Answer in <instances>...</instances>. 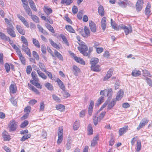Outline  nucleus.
Masks as SVG:
<instances>
[{
  "label": "nucleus",
  "mask_w": 152,
  "mask_h": 152,
  "mask_svg": "<svg viewBox=\"0 0 152 152\" xmlns=\"http://www.w3.org/2000/svg\"><path fill=\"white\" fill-rule=\"evenodd\" d=\"M78 43L80 46L78 47V49L80 53H82L84 56H88V54L86 52V51L88 50V48L85 43L83 42Z\"/></svg>",
  "instance_id": "nucleus-1"
},
{
  "label": "nucleus",
  "mask_w": 152,
  "mask_h": 152,
  "mask_svg": "<svg viewBox=\"0 0 152 152\" xmlns=\"http://www.w3.org/2000/svg\"><path fill=\"white\" fill-rule=\"evenodd\" d=\"M119 27L120 29H122L124 30L125 34L126 35L132 31V27L130 26H127L123 24H121L119 25Z\"/></svg>",
  "instance_id": "nucleus-2"
},
{
  "label": "nucleus",
  "mask_w": 152,
  "mask_h": 152,
  "mask_svg": "<svg viewBox=\"0 0 152 152\" xmlns=\"http://www.w3.org/2000/svg\"><path fill=\"white\" fill-rule=\"evenodd\" d=\"M18 126V123L13 120L10 121L8 125L10 132L15 131Z\"/></svg>",
  "instance_id": "nucleus-3"
},
{
  "label": "nucleus",
  "mask_w": 152,
  "mask_h": 152,
  "mask_svg": "<svg viewBox=\"0 0 152 152\" xmlns=\"http://www.w3.org/2000/svg\"><path fill=\"white\" fill-rule=\"evenodd\" d=\"M15 28L13 25L10 26H7V33L12 37L15 38L16 36V34L14 31Z\"/></svg>",
  "instance_id": "nucleus-4"
},
{
  "label": "nucleus",
  "mask_w": 152,
  "mask_h": 152,
  "mask_svg": "<svg viewBox=\"0 0 152 152\" xmlns=\"http://www.w3.org/2000/svg\"><path fill=\"white\" fill-rule=\"evenodd\" d=\"M143 1L142 0H138L136 4V8L137 12L141 11L143 7Z\"/></svg>",
  "instance_id": "nucleus-5"
},
{
  "label": "nucleus",
  "mask_w": 152,
  "mask_h": 152,
  "mask_svg": "<svg viewBox=\"0 0 152 152\" xmlns=\"http://www.w3.org/2000/svg\"><path fill=\"white\" fill-rule=\"evenodd\" d=\"M149 120L147 118H143L140 122L139 126L137 127V129L139 130L141 128L144 127L148 122Z\"/></svg>",
  "instance_id": "nucleus-6"
},
{
  "label": "nucleus",
  "mask_w": 152,
  "mask_h": 152,
  "mask_svg": "<svg viewBox=\"0 0 152 152\" xmlns=\"http://www.w3.org/2000/svg\"><path fill=\"white\" fill-rule=\"evenodd\" d=\"M28 44H23L22 45V49L30 57L31 56V53L30 52V49L28 47Z\"/></svg>",
  "instance_id": "nucleus-7"
},
{
  "label": "nucleus",
  "mask_w": 152,
  "mask_h": 152,
  "mask_svg": "<svg viewBox=\"0 0 152 152\" xmlns=\"http://www.w3.org/2000/svg\"><path fill=\"white\" fill-rule=\"evenodd\" d=\"M17 16L25 26L27 28L29 27V25L28 22L23 17L20 15H17Z\"/></svg>",
  "instance_id": "nucleus-8"
},
{
  "label": "nucleus",
  "mask_w": 152,
  "mask_h": 152,
  "mask_svg": "<svg viewBox=\"0 0 152 152\" xmlns=\"http://www.w3.org/2000/svg\"><path fill=\"white\" fill-rule=\"evenodd\" d=\"M10 92V94L15 93L17 90V88L15 84H11L9 87Z\"/></svg>",
  "instance_id": "nucleus-9"
},
{
  "label": "nucleus",
  "mask_w": 152,
  "mask_h": 152,
  "mask_svg": "<svg viewBox=\"0 0 152 152\" xmlns=\"http://www.w3.org/2000/svg\"><path fill=\"white\" fill-rule=\"evenodd\" d=\"M2 136L4 141H9L11 139V136L6 131H4L3 132Z\"/></svg>",
  "instance_id": "nucleus-10"
},
{
  "label": "nucleus",
  "mask_w": 152,
  "mask_h": 152,
  "mask_svg": "<svg viewBox=\"0 0 152 152\" xmlns=\"http://www.w3.org/2000/svg\"><path fill=\"white\" fill-rule=\"evenodd\" d=\"M151 7V5L149 3L147 4V6L145 8V15L147 16V18H148L149 16L151 15V12L150 8Z\"/></svg>",
  "instance_id": "nucleus-11"
},
{
  "label": "nucleus",
  "mask_w": 152,
  "mask_h": 152,
  "mask_svg": "<svg viewBox=\"0 0 152 152\" xmlns=\"http://www.w3.org/2000/svg\"><path fill=\"white\" fill-rule=\"evenodd\" d=\"M113 72V69H110L107 72V74L105 76L103 79V80L105 81L107 80L109 78L112 76Z\"/></svg>",
  "instance_id": "nucleus-12"
},
{
  "label": "nucleus",
  "mask_w": 152,
  "mask_h": 152,
  "mask_svg": "<svg viewBox=\"0 0 152 152\" xmlns=\"http://www.w3.org/2000/svg\"><path fill=\"white\" fill-rule=\"evenodd\" d=\"M99 139V134H97L94 137L93 140L91 142V146L94 147L97 144L98 141Z\"/></svg>",
  "instance_id": "nucleus-13"
},
{
  "label": "nucleus",
  "mask_w": 152,
  "mask_h": 152,
  "mask_svg": "<svg viewBox=\"0 0 152 152\" xmlns=\"http://www.w3.org/2000/svg\"><path fill=\"white\" fill-rule=\"evenodd\" d=\"M84 34L83 33H81V34L82 35L83 37H87L90 35V31L89 29L87 27L85 26L84 28Z\"/></svg>",
  "instance_id": "nucleus-14"
},
{
  "label": "nucleus",
  "mask_w": 152,
  "mask_h": 152,
  "mask_svg": "<svg viewBox=\"0 0 152 152\" xmlns=\"http://www.w3.org/2000/svg\"><path fill=\"white\" fill-rule=\"evenodd\" d=\"M16 28L18 32L20 34L23 35L25 34V31L21 26L17 25L16 26Z\"/></svg>",
  "instance_id": "nucleus-15"
},
{
  "label": "nucleus",
  "mask_w": 152,
  "mask_h": 152,
  "mask_svg": "<svg viewBox=\"0 0 152 152\" xmlns=\"http://www.w3.org/2000/svg\"><path fill=\"white\" fill-rule=\"evenodd\" d=\"M73 58L77 62L83 64H85V62L82 58L75 56L74 54H73Z\"/></svg>",
  "instance_id": "nucleus-16"
},
{
  "label": "nucleus",
  "mask_w": 152,
  "mask_h": 152,
  "mask_svg": "<svg viewBox=\"0 0 152 152\" xmlns=\"http://www.w3.org/2000/svg\"><path fill=\"white\" fill-rule=\"evenodd\" d=\"M89 26L91 31L93 32H95L96 31V26L95 24L93 21H90Z\"/></svg>",
  "instance_id": "nucleus-17"
},
{
  "label": "nucleus",
  "mask_w": 152,
  "mask_h": 152,
  "mask_svg": "<svg viewBox=\"0 0 152 152\" xmlns=\"http://www.w3.org/2000/svg\"><path fill=\"white\" fill-rule=\"evenodd\" d=\"M56 81L57 82L59 86L63 91H65V88L63 82L59 78H57Z\"/></svg>",
  "instance_id": "nucleus-18"
},
{
  "label": "nucleus",
  "mask_w": 152,
  "mask_h": 152,
  "mask_svg": "<svg viewBox=\"0 0 152 152\" xmlns=\"http://www.w3.org/2000/svg\"><path fill=\"white\" fill-rule=\"evenodd\" d=\"M101 27L103 31L105 30L106 27V18L105 17H103L102 20L101 22Z\"/></svg>",
  "instance_id": "nucleus-19"
},
{
  "label": "nucleus",
  "mask_w": 152,
  "mask_h": 152,
  "mask_svg": "<svg viewBox=\"0 0 152 152\" xmlns=\"http://www.w3.org/2000/svg\"><path fill=\"white\" fill-rule=\"evenodd\" d=\"M107 96L108 97L107 100L110 101L112 98L113 91L111 88H109L107 89Z\"/></svg>",
  "instance_id": "nucleus-20"
},
{
  "label": "nucleus",
  "mask_w": 152,
  "mask_h": 152,
  "mask_svg": "<svg viewBox=\"0 0 152 152\" xmlns=\"http://www.w3.org/2000/svg\"><path fill=\"white\" fill-rule=\"evenodd\" d=\"M124 92L123 91H119L117 94L116 97V100L119 101L120 100L123 96Z\"/></svg>",
  "instance_id": "nucleus-21"
},
{
  "label": "nucleus",
  "mask_w": 152,
  "mask_h": 152,
  "mask_svg": "<svg viewBox=\"0 0 152 152\" xmlns=\"http://www.w3.org/2000/svg\"><path fill=\"white\" fill-rule=\"evenodd\" d=\"M111 23L112 28L114 29L117 31L119 30L120 29L119 25L118 26L117 24H116L115 22L113 21L112 19H111Z\"/></svg>",
  "instance_id": "nucleus-22"
},
{
  "label": "nucleus",
  "mask_w": 152,
  "mask_h": 152,
  "mask_svg": "<svg viewBox=\"0 0 152 152\" xmlns=\"http://www.w3.org/2000/svg\"><path fill=\"white\" fill-rule=\"evenodd\" d=\"M91 69L95 72H99L101 70V69L100 66L98 65H95L92 66H91Z\"/></svg>",
  "instance_id": "nucleus-23"
},
{
  "label": "nucleus",
  "mask_w": 152,
  "mask_h": 152,
  "mask_svg": "<svg viewBox=\"0 0 152 152\" xmlns=\"http://www.w3.org/2000/svg\"><path fill=\"white\" fill-rule=\"evenodd\" d=\"M116 104V100L115 99H113L111 102H110L108 104L107 106V108L109 110H110Z\"/></svg>",
  "instance_id": "nucleus-24"
},
{
  "label": "nucleus",
  "mask_w": 152,
  "mask_h": 152,
  "mask_svg": "<svg viewBox=\"0 0 152 152\" xmlns=\"http://www.w3.org/2000/svg\"><path fill=\"white\" fill-rule=\"evenodd\" d=\"M37 71L39 77H41L44 80H45L46 79L47 77V76L44 73L40 71L39 69H38L37 70Z\"/></svg>",
  "instance_id": "nucleus-25"
},
{
  "label": "nucleus",
  "mask_w": 152,
  "mask_h": 152,
  "mask_svg": "<svg viewBox=\"0 0 152 152\" xmlns=\"http://www.w3.org/2000/svg\"><path fill=\"white\" fill-rule=\"evenodd\" d=\"M28 2L31 8L34 11H37V9L34 2L32 0H28Z\"/></svg>",
  "instance_id": "nucleus-26"
},
{
  "label": "nucleus",
  "mask_w": 152,
  "mask_h": 152,
  "mask_svg": "<svg viewBox=\"0 0 152 152\" xmlns=\"http://www.w3.org/2000/svg\"><path fill=\"white\" fill-rule=\"evenodd\" d=\"M73 71L75 75L77 76L78 73L80 72V69L77 66L74 65L73 66Z\"/></svg>",
  "instance_id": "nucleus-27"
},
{
  "label": "nucleus",
  "mask_w": 152,
  "mask_h": 152,
  "mask_svg": "<svg viewBox=\"0 0 152 152\" xmlns=\"http://www.w3.org/2000/svg\"><path fill=\"white\" fill-rule=\"evenodd\" d=\"M98 62L99 59L98 58H92L90 61V64L91 65V66L96 65Z\"/></svg>",
  "instance_id": "nucleus-28"
},
{
  "label": "nucleus",
  "mask_w": 152,
  "mask_h": 152,
  "mask_svg": "<svg viewBox=\"0 0 152 152\" xmlns=\"http://www.w3.org/2000/svg\"><path fill=\"white\" fill-rule=\"evenodd\" d=\"M44 10V12L48 15H49L52 12V9L47 6H45Z\"/></svg>",
  "instance_id": "nucleus-29"
},
{
  "label": "nucleus",
  "mask_w": 152,
  "mask_h": 152,
  "mask_svg": "<svg viewBox=\"0 0 152 152\" xmlns=\"http://www.w3.org/2000/svg\"><path fill=\"white\" fill-rule=\"evenodd\" d=\"M23 7L25 10L26 12L29 15H31L32 12L28 4H26L25 6H23Z\"/></svg>",
  "instance_id": "nucleus-30"
},
{
  "label": "nucleus",
  "mask_w": 152,
  "mask_h": 152,
  "mask_svg": "<svg viewBox=\"0 0 152 152\" xmlns=\"http://www.w3.org/2000/svg\"><path fill=\"white\" fill-rule=\"evenodd\" d=\"M56 108L57 110L61 112L64 111L65 110V106L62 104H61L56 105Z\"/></svg>",
  "instance_id": "nucleus-31"
},
{
  "label": "nucleus",
  "mask_w": 152,
  "mask_h": 152,
  "mask_svg": "<svg viewBox=\"0 0 152 152\" xmlns=\"http://www.w3.org/2000/svg\"><path fill=\"white\" fill-rule=\"evenodd\" d=\"M98 12L99 15L103 16L104 15V10L102 6L100 5L98 8Z\"/></svg>",
  "instance_id": "nucleus-32"
},
{
  "label": "nucleus",
  "mask_w": 152,
  "mask_h": 152,
  "mask_svg": "<svg viewBox=\"0 0 152 152\" xmlns=\"http://www.w3.org/2000/svg\"><path fill=\"white\" fill-rule=\"evenodd\" d=\"M128 127H124L120 129L119 132V135L121 136L126 132L128 130Z\"/></svg>",
  "instance_id": "nucleus-33"
},
{
  "label": "nucleus",
  "mask_w": 152,
  "mask_h": 152,
  "mask_svg": "<svg viewBox=\"0 0 152 152\" xmlns=\"http://www.w3.org/2000/svg\"><path fill=\"white\" fill-rule=\"evenodd\" d=\"M141 75V72L139 70L134 69L132 71V75L134 77H137Z\"/></svg>",
  "instance_id": "nucleus-34"
},
{
  "label": "nucleus",
  "mask_w": 152,
  "mask_h": 152,
  "mask_svg": "<svg viewBox=\"0 0 152 152\" xmlns=\"http://www.w3.org/2000/svg\"><path fill=\"white\" fill-rule=\"evenodd\" d=\"M0 38L3 40L7 41L9 37L6 36L4 33L0 31Z\"/></svg>",
  "instance_id": "nucleus-35"
},
{
  "label": "nucleus",
  "mask_w": 152,
  "mask_h": 152,
  "mask_svg": "<svg viewBox=\"0 0 152 152\" xmlns=\"http://www.w3.org/2000/svg\"><path fill=\"white\" fill-rule=\"evenodd\" d=\"M65 28L66 30L69 32L72 33H75V31L73 29L72 27L70 25H67L65 26Z\"/></svg>",
  "instance_id": "nucleus-36"
},
{
  "label": "nucleus",
  "mask_w": 152,
  "mask_h": 152,
  "mask_svg": "<svg viewBox=\"0 0 152 152\" xmlns=\"http://www.w3.org/2000/svg\"><path fill=\"white\" fill-rule=\"evenodd\" d=\"M38 65L42 71L44 72L46 71V69L43 63L39 62Z\"/></svg>",
  "instance_id": "nucleus-37"
},
{
  "label": "nucleus",
  "mask_w": 152,
  "mask_h": 152,
  "mask_svg": "<svg viewBox=\"0 0 152 152\" xmlns=\"http://www.w3.org/2000/svg\"><path fill=\"white\" fill-rule=\"evenodd\" d=\"M31 83L33 85L35 86L37 88L39 89L42 88V86L39 83L37 82H35L33 80H31Z\"/></svg>",
  "instance_id": "nucleus-38"
},
{
  "label": "nucleus",
  "mask_w": 152,
  "mask_h": 152,
  "mask_svg": "<svg viewBox=\"0 0 152 152\" xmlns=\"http://www.w3.org/2000/svg\"><path fill=\"white\" fill-rule=\"evenodd\" d=\"M120 1L118 3L119 5L122 7H126L127 4L126 2V0H120Z\"/></svg>",
  "instance_id": "nucleus-39"
},
{
  "label": "nucleus",
  "mask_w": 152,
  "mask_h": 152,
  "mask_svg": "<svg viewBox=\"0 0 152 152\" xmlns=\"http://www.w3.org/2000/svg\"><path fill=\"white\" fill-rule=\"evenodd\" d=\"M49 41L50 44L53 47L57 49L58 50L60 48L58 45L56 43L54 42L51 39H49Z\"/></svg>",
  "instance_id": "nucleus-40"
},
{
  "label": "nucleus",
  "mask_w": 152,
  "mask_h": 152,
  "mask_svg": "<svg viewBox=\"0 0 152 152\" xmlns=\"http://www.w3.org/2000/svg\"><path fill=\"white\" fill-rule=\"evenodd\" d=\"M45 26L52 33H54L55 31L53 28L49 24L46 23L45 24Z\"/></svg>",
  "instance_id": "nucleus-41"
},
{
  "label": "nucleus",
  "mask_w": 152,
  "mask_h": 152,
  "mask_svg": "<svg viewBox=\"0 0 152 152\" xmlns=\"http://www.w3.org/2000/svg\"><path fill=\"white\" fill-rule=\"evenodd\" d=\"M54 54L60 60H63V58L62 55L56 50H55Z\"/></svg>",
  "instance_id": "nucleus-42"
},
{
  "label": "nucleus",
  "mask_w": 152,
  "mask_h": 152,
  "mask_svg": "<svg viewBox=\"0 0 152 152\" xmlns=\"http://www.w3.org/2000/svg\"><path fill=\"white\" fill-rule=\"evenodd\" d=\"M45 86L48 90L50 91L52 90L53 89L52 85L49 83H45Z\"/></svg>",
  "instance_id": "nucleus-43"
},
{
  "label": "nucleus",
  "mask_w": 152,
  "mask_h": 152,
  "mask_svg": "<svg viewBox=\"0 0 152 152\" xmlns=\"http://www.w3.org/2000/svg\"><path fill=\"white\" fill-rule=\"evenodd\" d=\"M31 75L32 78L35 81L38 82L39 81L38 78L35 72H32L31 73Z\"/></svg>",
  "instance_id": "nucleus-44"
},
{
  "label": "nucleus",
  "mask_w": 152,
  "mask_h": 152,
  "mask_svg": "<svg viewBox=\"0 0 152 152\" xmlns=\"http://www.w3.org/2000/svg\"><path fill=\"white\" fill-rule=\"evenodd\" d=\"M136 147V151L138 152L140 150L141 148V144L140 140H138L137 141Z\"/></svg>",
  "instance_id": "nucleus-45"
},
{
  "label": "nucleus",
  "mask_w": 152,
  "mask_h": 152,
  "mask_svg": "<svg viewBox=\"0 0 152 152\" xmlns=\"http://www.w3.org/2000/svg\"><path fill=\"white\" fill-rule=\"evenodd\" d=\"M19 57L22 63L23 64H25V58L23 57L21 53L18 54Z\"/></svg>",
  "instance_id": "nucleus-46"
},
{
  "label": "nucleus",
  "mask_w": 152,
  "mask_h": 152,
  "mask_svg": "<svg viewBox=\"0 0 152 152\" xmlns=\"http://www.w3.org/2000/svg\"><path fill=\"white\" fill-rule=\"evenodd\" d=\"M88 135L92 134L93 133L92 127L91 124H89L88 127Z\"/></svg>",
  "instance_id": "nucleus-47"
},
{
  "label": "nucleus",
  "mask_w": 152,
  "mask_h": 152,
  "mask_svg": "<svg viewBox=\"0 0 152 152\" xmlns=\"http://www.w3.org/2000/svg\"><path fill=\"white\" fill-rule=\"evenodd\" d=\"M31 19L34 21L36 23H39V19L37 16L34 15H31Z\"/></svg>",
  "instance_id": "nucleus-48"
},
{
  "label": "nucleus",
  "mask_w": 152,
  "mask_h": 152,
  "mask_svg": "<svg viewBox=\"0 0 152 152\" xmlns=\"http://www.w3.org/2000/svg\"><path fill=\"white\" fill-rule=\"evenodd\" d=\"M79 127V122L76 121L75 122L73 125V129L74 130H77Z\"/></svg>",
  "instance_id": "nucleus-49"
},
{
  "label": "nucleus",
  "mask_w": 152,
  "mask_h": 152,
  "mask_svg": "<svg viewBox=\"0 0 152 152\" xmlns=\"http://www.w3.org/2000/svg\"><path fill=\"white\" fill-rule=\"evenodd\" d=\"M31 136V135L30 134H26L23 136L21 139V141H24L27 139L29 138Z\"/></svg>",
  "instance_id": "nucleus-50"
},
{
  "label": "nucleus",
  "mask_w": 152,
  "mask_h": 152,
  "mask_svg": "<svg viewBox=\"0 0 152 152\" xmlns=\"http://www.w3.org/2000/svg\"><path fill=\"white\" fill-rule=\"evenodd\" d=\"M61 37L63 41L68 46L69 45V43L67 41V40L65 36H64L63 34L61 35Z\"/></svg>",
  "instance_id": "nucleus-51"
},
{
  "label": "nucleus",
  "mask_w": 152,
  "mask_h": 152,
  "mask_svg": "<svg viewBox=\"0 0 152 152\" xmlns=\"http://www.w3.org/2000/svg\"><path fill=\"white\" fill-rule=\"evenodd\" d=\"M33 42L35 46L38 48L40 47L39 44V41L36 39L33 38L32 39Z\"/></svg>",
  "instance_id": "nucleus-52"
},
{
  "label": "nucleus",
  "mask_w": 152,
  "mask_h": 152,
  "mask_svg": "<svg viewBox=\"0 0 152 152\" xmlns=\"http://www.w3.org/2000/svg\"><path fill=\"white\" fill-rule=\"evenodd\" d=\"M21 41L23 44H27L28 42L27 39L23 36H22L21 37Z\"/></svg>",
  "instance_id": "nucleus-53"
},
{
  "label": "nucleus",
  "mask_w": 152,
  "mask_h": 152,
  "mask_svg": "<svg viewBox=\"0 0 152 152\" xmlns=\"http://www.w3.org/2000/svg\"><path fill=\"white\" fill-rule=\"evenodd\" d=\"M142 72L144 74V76H146L148 77H151V75L150 73L146 69H144L142 70Z\"/></svg>",
  "instance_id": "nucleus-54"
},
{
  "label": "nucleus",
  "mask_w": 152,
  "mask_h": 152,
  "mask_svg": "<svg viewBox=\"0 0 152 152\" xmlns=\"http://www.w3.org/2000/svg\"><path fill=\"white\" fill-rule=\"evenodd\" d=\"M45 108V104L43 102H41L40 103L39 105V111H43L44 110Z\"/></svg>",
  "instance_id": "nucleus-55"
},
{
  "label": "nucleus",
  "mask_w": 152,
  "mask_h": 152,
  "mask_svg": "<svg viewBox=\"0 0 152 152\" xmlns=\"http://www.w3.org/2000/svg\"><path fill=\"white\" fill-rule=\"evenodd\" d=\"M104 96L100 97L97 100V104L99 105L102 103L104 101Z\"/></svg>",
  "instance_id": "nucleus-56"
},
{
  "label": "nucleus",
  "mask_w": 152,
  "mask_h": 152,
  "mask_svg": "<svg viewBox=\"0 0 152 152\" xmlns=\"http://www.w3.org/2000/svg\"><path fill=\"white\" fill-rule=\"evenodd\" d=\"M15 50L18 54L21 53L19 48L15 45H13L12 47Z\"/></svg>",
  "instance_id": "nucleus-57"
},
{
  "label": "nucleus",
  "mask_w": 152,
  "mask_h": 152,
  "mask_svg": "<svg viewBox=\"0 0 152 152\" xmlns=\"http://www.w3.org/2000/svg\"><path fill=\"white\" fill-rule=\"evenodd\" d=\"M28 124V122L27 120L25 121L20 125V127L21 128H24Z\"/></svg>",
  "instance_id": "nucleus-58"
},
{
  "label": "nucleus",
  "mask_w": 152,
  "mask_h": 152,
  "mask_svg": "<svg viewBox=\"0 0 152 152\" xmlns=\"http://www.w3.org/2000/svg\"><path fill=\"white\" fill-rule=\"evenodd\" d=\"M4 66L6 72H8L10 69V65L8 63H6L5 64Z\"/></svg>",
  "instance_id": "nucleus-59"
},
{
  "label": "nucleus",
  "mask_w": 152,
  "mask_h": 152,
  "mask_svg": "<svg viewBox=\"0 0 152 152\" xmlns=\"http://www.w3.org/2000/svg\"><path fill=\"white\" fill-rule=\"evenodd\" d=\"M71 142L69 141H67V142L66 145V149L68 150H69L71 148Z\"/></svg>",
  "instance_id": "nucleus-60"
},
{
  "label": "nucleus",
  "mask_w": 152,
  "mask_h": 152,
  "mask_svg": "<svg viewBox=\"0 0 152 152\" xmlns=\"http://www.w3.org/2000/svg\"><path fill=\"white\" fill-rule=\"evenodd\" d=\"M33 56L37 60H39V56L37 53L35 51H33L32 52Z\"/></svg>",
  "instance_id": "nucleus-61"
},
{
  "label": "nucleus",
  "mask_w": 152,
  "mask_h": 152,
  "mask_svg": "<svg viewBox=\"0 0 152 152\" xmlns=\"http://www.w3.org/2000/svg\"><path fill=\"white\" fill-rule=\"evenodd\" d=\"M31 107L30 106H28L24 109V112L26 113H29L31 110Z\"/></svg>",
  "instance_id": "nucleus-62"
},
{
  "label": "nucleus",
  "mask_w": 152,
  "mask_h": 152,
  "mask_svg": "<svg viewBox=\"0 0 152 152\" xmlns=\"http://www.w3.org/2000/svg\"><path fill=\"white\" fill-rule=\"evenodd\" d=\"M145 80L147 83L150 86H152V81L149 78L146 77Z\"/></svg>",
  "instance_id": "nucleus-63"
},
{
  "label": "nucleus",
  "mask_w": 152,
  "mask_h": 152,
  "mask_svg": "<svg viewBox=\"0 0 152 152\" xmlns=\"http://www.w3.org/2000/svg\"><path fill=\"white\" fill-rule=\"evenodd\" d=\"M58 136H63V127L59 128L58 131Z\"/></svg>",
  "instance_id": "nucleus-64"
}]
</instances>
